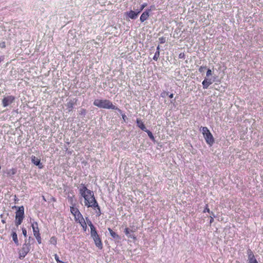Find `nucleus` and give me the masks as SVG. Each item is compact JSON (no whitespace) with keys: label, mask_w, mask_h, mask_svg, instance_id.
I'll return each instance as SVG.
<instances>
[{"label":"nucleus","mask_w":263,"mask_h":263,"mask_svg":"<svg viewBox=\"0 0 263 263\" xmlns=\"http://www.w3.org/2000/svg\"><path fill=\"white\" fill-rule=\"evenodd\" d=\"M79 191L81 195L84 198L85 206L92 208L98 206V203L95 199L92 191L87 189L84 184H81L79 188Z\"/></svg>","instance_id":"1"},{"label":"nucleus","mask_w":263,"mask_h":263,"mask_svg":"<svg viewBox=\"0 0 263 263\" xmlns=\"http://www.w3.org/2000/svg\"><path fill=\"white\" fill-rule=\"evenodd\" d=\"M87 223L90 228V232L96 230V228L90 221H87Z\"/></svg>","instance_id":"23"},{"label":"nucleus","mask_w":263,"mask_h":263,"mask_svg":"<svg viewBox=\"0 0 263 263\" xmlns=\"http://www.w3.org/2000/svg\"><path fill=\"white\" fill-rule=\"evenodd\" d=\"M145 132L147 133L148 137H149V138L151 140H154V139H155L151 131H149V130L146 129V131H145Z\"/></svg>","instance_id":"20"},{"label":"nucleus","mask_w":263,"mask_h":263,"mask_svg":"<svg viewBox=\"0 0 263 263\" xmlns=\"http://www.w3.org/2000/svg\"><path fill=\"white\" fill-rule=\"evenodd\" d=\"M130 231L127 228H126L124 230V233L128 237L135 238V237L134 236V235L130 234ZM131 232H132V231H131Z\"/></svg>","instance_id":"17"},{"label":"nucleus","mask_w":263,"mask_h":263,"mask_svg":"<svg viewBox=\"0 0 263 263\" xmlns=\"http://www.w3.org/2000/svg\"><path fill=\"white\" fill-rule=\"evenodd\" d=\"M93 105L99 108L105 109H112L117 110L121 113V110L115 106L111 101L106 99H96L93 102Z\"/></svg>","instance_id":"2"},{"label":"nucleus","mask_w":263,"mask_h":263,"mask_svg":"<svg viewBox=\"0 0 263 263\" xmlns=\"http://www.w3.org/2000/svg\"><path fill=\"white\" fill-rule=\"evenodd\" d=\"M248 263H258L255 258L254 254L251 251L248 253Z\"/></svg>","instance_id":"13"},{"label":"nucleus","mask_w":263,"mask_h":263,"mask_svg":"<svg viewBox=\"0 0 263 263\" xmlns=\"http://www.w3.org/2000/svg\"><path fill=\"white\" fill-rule=\"evenodd\" d=\"M61 263H66V262H65L62 261V262H61Z\"/></svg>","instance_id":"46"},{"label":"nucleus","mask_w":263,"mask_h":263,"mask_svg":"<svg viewBox=\"0 0 263 263\" xmlns=\"http://www.w3.org/2000/svg\"><path fill=\"white\" fill-rule=\"evenodd\" d=\"M200 130L203 134L206 143L210 146L212 145L214 143V139L208 127H201Z\"/></svg>","instance_id":"3"},{"label":"nucleus","mask_w":263,"mask_h":263,"mask_svg":"<svg viewBox=\"0 0 263 263\" xmlns=\"http://www.w3.org/2000/svg\"><path fill=\"white\" fill-rule=\"evenodd\" d=\"M160 55V51H156V52L155 53V55L153 57V60L157 61Z\"/></svg>","instance_id":"21"},{"label":"nucleus","mask_w":263,"mask_h":263,"mask_svg":"<svg viewBox=\"0 0 263 263\" xmlns=\"http://www.w3.org/2000/svg\"><path fill=\"white\" fill-rule=\"evenodd\" d=\"M157 51H160V47H159V46H157Z\"/></svg>","instance_id":"42"},{"label":"nucleus","mask_w":263,"mask_h":263,"mask_svg":"<svg viewBox=\"0 0 263 263\" xmlns=\"http://www.w3.org/2000/svg\"><path fill=\"white\" fill-rule=\"evenodd\" d=\"M31 249L30 245L27 244V240H25V243L23 245L22 250L19 253V258L23 259L29 253Z\"/></svg>","instance_id":"6"},{"label":"nucleus","mask_w":263,"mask_h":263,"mask_svg":"<svg viewBox=\"0 0 263 263\" xmlns=\"http://www.w3.org/2000/svg\"><path fill=\"white\" fill-rule=\"evenodd\" d=\"M211 214H212V216H213V217H215L214 214L213 212H211Z\"/></svg>","instance_id":"43"},{"label":"nucleus","mask_w":263,"mask_h":263,"mask_svg":"<svg viewBox=\"0 0 263 263\" xmlns=\"http://www.w3.org/2000/svg\"><path fill=\"white\" fill-rule=\"evenodd\" d=\"M136 122H137V126L142 130L143 131H146V130L147 129L145 127L144 124H143V123L142 122V121H141V120L139 119H137V121H136Z\"/></svg>","instance_id":"15"},{"label":"nucleus","mask_w":263,"mask_h":263,"mask_svg":"<svg viewBox=\"0 0 263 263\" xmlns=\"http://www.w3.org/2000/svg\"><path fill=\"white\" fill-rule=\"evenodd\" d=\"M214 220V218L212 217V216H211V218H210V223H212Z\"/></svg>","instance_id":"39"},{"label":"nucleus","mask_w":263,"mask_h":263,"mask_svg":"<svg viewBox=\"0 0 263 263\" xmlns=\"http://www.w3.org/2000/svg\"><path fill=\"white\" fill-rule=\"evenodd\" d=\"M77 102V100H70L69 102H68L67 104H66V106L67 107V109L68 110V111H72V109H73V105H74V104L76 103Z\"/></svg>","instance_id":"14"},{"label":"nucleus","mask_w":263,"mask_h":263,"mask_svg":"<svg viewBox=\"0 0 263 263\" xmlns=\"http://www.w3.org/2000/svg\"><path fill=\"white\" fill-rule=\"evenodd\" d=\"M34 237L36 239L37 242L39 244H41L42 243V238H41V237L40 236V234H37V235H35L34 236Z\"/></svg>","instance_id":"24"},{"label":"nucleus","mask_w":263,"mask_h":263,"mask_svg":"<svg viewBox=\"0 0 263 263\" xmlns=\"http://www.w3.org/2000/svg\"><path fill=\"white\" fill-rule=\"evenodd\" d=\"M31 227H32V228L33 230V233L34 236H35V235L40 234L39 229L38 227V224H37V222H33L31 224Z\"/></svg>","instance_id":"11"},{"label":"nucleus","mask_w":263,"mask_h":263,"mask_svg":"<svg viewBox=\"0 0 263 263\" xmlns=\"http://www.w3.org/2000/svg\"><path fill=\"white\" fill-rule=\"evenodd\" d=\"M22 233H23V234L24 236V237H27V230H26V229H25L24 228H22Z\"/></svg>","instance_id":"31"},{"label":"nucleus","mask_w":263,"mask_h":263,"mask_svg":"<svg viewBox=\"0 0 263 263\" xmlns=\"http://www.w3.org/2000/svg\"><path fill=\"white\" fill-rule=\"evenodd\" d=\"M110 235L114 238H119V235L117 234L115 232L111 231L110 233Z\"/></svg>","instance_id":"26"},{"label":"nucleus","mask_w":263,"mask_h":263,"mask_svg":"<svg viewBox=\"0 0 263 263\" xmlns=\"http://www.w3.org/2000/svg\"><path fill=\"white\" fill-rule=\"evenodd\" d=\"M0 46L2 48L4 47L5 46V43H3L1 44Z\"/></svg>","instance_id":"38"},{"label":"nucleus","mask_w":263,"mask_h":263,"mask_svg":"<svg viewBox=\"0 0 263 263\" xmlns=\"http://www.w3.org/2000/svg\"><path fill=\"white\" fill-rule=\"evenodd\" d=\"M75 218L77 220H79L80 223H81V220H84L82 215L80 213V212H79V215H78V214L76 215V217H75Z\"/></svg>","instance_id":"19"},{"label":"nucleus","mask_w":263,"mask_h":263,"mask_svg":"<svg viewBox=\"0 0 263 263\" xmlns=\"http://www.w3.org/2000/svg\"><path fill=\"white\" fill-rule=\"evenodd\" d=\"M25 240H27V244H29V245L31 246V241H34V239L31 237V236H29L28 239H26Z\"/></svg>","instance_id":"27"},{"label":"nucleus","mask_w":263,"mask_h":263,"mask_svg":"<svg viewBox=\"0 0 263 263\" xmlns=\"http://www.w3.org/2000/svg\"><path fill=\"white\" fill-rule=\"evenodd\" d=\"M14 100V97L12 96L5 97L2 100V105L5 107L11 104Z\"/></svg>","instance_id":"7"},{"label":"nucleus","mask_w":263,"mask_h":263,"mask_svg":"<svg viewBox=\"0 0 263 263\" xmlns=\"http://www.w3.org/2000/svg\"><path fill=\"white\" fill-rule=\"evenodd\" d=\"M159 42L160 44H163L166 42L165 37H161L159 39Z\"/></svg>","instance_id":"28"},{"label":"nucleus","mask_w":263,"mask_h":263,"mask_svg":"<svg viewBox=\"0 0 263 263\" xmlns=\"http://www.w3.org/2000/svg\"><path fill=\"white\" fill-rule=\"evenodd\" d=\"M96 208H97V209H98V211L97 212V214L98 215H101V210H100V206H99L98 204V206H97Z\"/></svg>","instance_id":"34"},{"label":"nucleus","mask_w":263,"mask_h":263,"mask_svg":"<svg viewBox=\"0 0 263 263\" xmlns=\"http://www.w3.org/2000/svg\"><path fill=\"white\" fill-rule=\"evenodd\" d=\"M173 97H174V95H173V93H171V94H170V95H169V98H173Z\"/></svg>","instance_id":"40"},{"label":"nucleus","mask_w":263,"mask_h":263,"mask_svg":"<svg viewBox=\"0 0 263 263\" xmlns=\"http://www.w3.org/2000/svg\"><path fill=\"white\" fill-rule=\"evenodd\" d=\"M213 82L214 81H212L211 79H204L202 83L203 88L204 89H207L209 86L213 83Z\"/></svg>","instance_id":"12"},{"label":"nucleus","mask_w":263,"mask_h":263,"mask_svg":"<svg viewBox=\"0 0 263 263\" xmlns=\"http://www.w3.org/2000/svg\"><path fill=\"white\" fill-rule=\"evenodd\" d=\"M83 223H84V225L85 226V227H86V223L85 222H83Z\"/></svg>","instance_id":"45"},{"label":"nucleus","mask_w":263,"mask_h":263,"mask_svg":"<svg viewBox=\"0 0 263 263\" xmlns=\"http://www.w3.org/2000/svg\"><path fill=\"white\" fill-rule=\"evenodd\" d=\"M147 6L146 3L143 4L140 7V9L139 10H138V11H140V13L141 12L142 10Z\"/></svg>","instance_id":"30"},{"label":"nucleus","mask_w":263,"mask_h":263,"mask_svg":"<svg viewBox=\"0 0 263 263\" xmlns=\"http://www.w3.org/2000/svg\"><path fill=\"white\" fill-rule=\"evenodd\" d=\"M204 68H205V67L201 66V67L199 68V71L200 72H203V69H204Z\"/></svg>","instance_id":"35"},{"label":"nucleus","mask_w":263,"mask_h":263,"mask_svg":"<svg viewBox=\"0 0 263 263\" xmlns=\"http://www.w3.org/2000/svg\"><path fill=\"white\" fill-rule=\"evenodd\" d=\"M16 172V171L15 168L10 169L8 172V174L10 176L14 175Z\"/></svg>","instance_id":"25"},{"label":"nucleus","mask_w":263,"mask_h":263,"mask_svg":"<svg viewBox=\"0 0 263 263\" xmlns=\"http://www.w3.org/2000/svg\"><path fill=\"white\" fill-rule=\"evenodd\" d=\"M11 236H12V239H13V241L14 242V243H15V245L16 246H18L19 242H18V240L17 239V235L16 232L15 231H14L13 230H12V232L11 233Z\"/></svg>","instance_id":"16"},{"label":"nucleus","mask_w":263,"mask_h":263,"mask_svg":"<svg viewBox=\"0 0 263 263\" xmlns=\"http://www.w3.org/2000/svg\"><path fill=\"white\" fill-rule=\"evenodd\" d=\"M108 230L109 231V233H110L111 231H113L110 228H108Z\"/></svg>","instance_id":"41"},{"label":"nucleus","mask_w":263,"mask_h":263,"mask_svg":"<svg viewBox=\"0 0 263 263\" xmlns=\"http://www.w3.org/2000/svg\"><path fill=\"white\" fill-rule=\"evenodd\" d=\"M140 11H138V10H137L136 12L133 10H130L125 12L126 15H127L129 18L132 20L136 19Z\"/></svg>","instance_id":"8"},{"label":"nucleus","mask_w":263,"mask_h":263,"mask_svg":"<svg viewBox=\"0 0 263 263\" xmlns=\"http://www.w3.org/2000/svg\"><path fill=\"white\" fill-rule=\"evenodd\" d=\"M91 236L95 241L96 246L99 248L101 249L102 248V243L101 240L96 230L90 232Z\"/></svg>","instance_id":"5"},{"label":"nucleus","mask_w":263,"mask_h":263,"mask_svg":"<svg viewBox=\"0 0 263 263\" xmlns=\"http://www.w3.org/2000/svg\"><path fill=\"white\" fill-rule=\"evenodd\" d=\"M70 212L74 216V217H76L77 214H79V211L76 208L70 207Z\"/></svg>","instance_id":"18"},{"label":"nucleus","mask_w":263,"mask_h":263,"mask_svg":"<svg viewBox=\"0 0 263 263\" xmlns=\"http://www.w3.org/2000/svg\"><path fill=\"white\" fill-rule=\"evenodd\" d=\"M122 118H123V119L124 121H125V119L127 118V117H126V115H122Z\"/></svg>","instance_id":"37"},{"label":"nucleus","mask_w":263,"mask_h":263,"mask_svg":"<svg viewBox=\"0 0 263 263\" xmlns=\"http://www.w3.org/2000/svg\"><path fill=\"white\" fill-rule=\"evenodd\" d=\"M151 11V9H147L145 11H144L142 14H141L140 20L141 22H144L145 21H146L148 17H149V13L150 11Z\"/></svg>","instance_id":"10"},{"label":"nucleus","mask_w":263,"mask_h":263,"mask_svg":"<svg viewBox=\"0 0 263 263\" xmlns=\"http://www.w3.org/2000/svg\"><path fill=\"white\" fill-rule=\"evenodd\" d=\"M31 159L32 163L35 165L37 166L39 168H42L43 167V164L41 163L40 159L34 156H32Z\"/></svg>","instance_id":"9"},{"label":"nucleus","mask_w":263,"mask_h":263,"mask_svg":"<svg viewBox=\"0 0 263 263\" xmlns=\"http://www.w3.org/2000/svg\"><path fill=\"white\" fill-rule=\"evenodd\" d=\"M203 212L204 213H205V212L211 213L210 210L209 209L208 205H206V207L205 208V209L203 211Z\"/></svg>","instance_id":"32"},{"label":"nucleus","mask_w":263,"mask_h":263,"mask_svg":"<svg viewBox=\"0 0 263 263\" xmlns=\"http://www.w3.org/2000/svg\"><path fill=\"white\" fill-rule=\"evenodd\" d=\"M85 112V110L84 109H82V111H81V113H83V112Z\"/></svg>","instance_id":"44"},{"label":"nucleus","mask_w":263,"mask_h":263,"mask_svg":"<svg viewBox=\"0 0 263 263\" xmlns=\"http://www.w3.org/2000/svg\"><path fill=\"white\" fill-rule=\"evenodd\" d=\"M49 242L51 244L55 245L57 243V239L55 237H52L50 238Z\"/></svg>","instance_id":"22"},{"label":"nucleus","mask_w":263,"mask_h":263,"mask_svg":"<svg viewBox=\"0 0 263 263\" xmlns=\"http://www.w3.org/2000/svg\"><path fill=\"white\" fill-rule=\"evenodd\" d=\"M54 258H55V260L57 261V263L62 262V261L60 260L59 257L57 254H55L54 255Z\"/></svg>","instance_id":"29"},{"label":"nucleus","mask_w":263,"mask_h":263,"mask_svg":"<svg viewBox=\"0 0 263 263\" xmlns=\"http://www.w3.org/2000/svg\"><path fill=\"white\" fill-rule=\"evenodd\" d=\"M212 74V71L210 69H208L206 71V76L207 77H209Z\"/></svg>","instance_id":"33"},{"label":"nucleus","mask_w":263,"mask_h":263,"mask_svg":"<svg viewBox=\"0 0 263 263\" xmlns=\"http://www.w3.org/2000/svg\"><path fill=\"white\" fill-rule=\"evenodd\" d=\"M24 218V208L23 206H19L15 213V224L18 226L22 222Z\"/></svg>","instance_id":"4"},{"label":"nucleus","mask_w":263,"mask_h":263,"mask_svg":"<svg viewBox=\"0 0 263 263\" xmlns=\"http://www.w3.org/2000/svg\"><path fill=\"white\" fill-rule=\"evenodd\" d=\"M5 59V57L4 55L0 57V63L2 61H3Z\"/></svg>","instance_id":"36"}]
</instances>
